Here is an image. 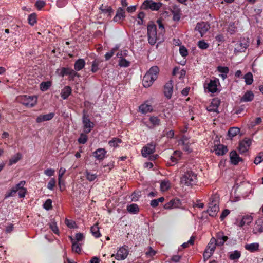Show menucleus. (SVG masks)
<instances>
[{
  "label": "nucleus",
  "mask_w": 263,
  "mask_h": 263,
  "mask_svg": "<svg viewBox=\"0 0 263 263\" xmlns=\"http://www.w3.org/2000/svg\"><path fill=\"white\" fill-rule=\"evenodd\" d=\"M147 35L148 43L152 45H154L157 42L161 43L164 41V37L161 35V33L157 34V27L153 22H151L147 25Z\"/></svg>",
  "instance_id": "nucleus-1"
},
{
  "label": "nucleus",
  "mask_w": 263,
  "mask_h": 263,
  "mask_svg": "<svg viewBox=\"0 0 263 263\" xmlns=\"http://www.w3.org/2000/svg\"><path fill=\"white\" fill-rule=\"evenodd\" d=\"M197 175L192 170H187L182 175L180 179L181 184L186 186H193L197 182Z\"/></svg>",
  "instance_id": "nucleus-2"
},
{
  "label": "nucleus",
  "mask_w": 263,
  "mask_h": 263,
  "mask_svg": "<svg viewBox=\"0 0 263 263\" xmlns=\"http://www.w3.org/2000/svg\"><path fill=\"white\" fill-rule=\"evenodd\" d=\"M16 100L17 102L22 104L28 108L33 107L37 102V98L34 96H20L16 98Z\"/></svg>",
  "instance_id": "nucleus-3"
},
{
  "label": "nucleus",
  "mask_w": 263,
  "mask_h": 263,
  "mask_svg": "<svg viewBox=\"0 0 263 263\" xmlns=\"http://www.w3.org/2000/svg\"><path fill=\"white\" fill-rule=\"evenodd\" d=\"M82 123L85 134L90 133L94 127V123L90 121L87 111L86 110L83 111Z\"/></svg>",
  "instance_id": "nucleus-4"
},
{
  "label": "nucleus",
  "mask_w": 263,
  "mask_h": 263,
  "mask_svg": "<svg viewBox=\"0 0 263 263\" xmlns=\"http://www.w3.org/2000/svg\"><path fill=\"white\" fill-rule=\"evenodd\" d=\"M161 5V3H156L152 0H146L142 4L141 8L145 10L151 9L152 10H158Z\"/></svg>",
  "instance_id": "nucleus-5"
},
{
  "label": "nucleus",
  "mask_w": 263,
  "mask_h": 263,
  "mask_svg": "<svg viewBox=\"0 0 263 263\" xmlns=\"http://www.w3.org/2000/svg\"><path fill=\"white\" fill-rule=\"evenodd\" d=\"M218 211L219 206L217 205V201L214 200L213 198H211L207 210L209 215L210 216L214 217L216 215Z\"/></svg>",
  "instance_id": "nucleus-6"
},
{
  "label": "nucleus",
  "mask_w": 263,
  "mask_h": 263,
  "mask_svg": "<svg viewBox=\"0 0 263 263\" xmlns=\"http://www.w3.org/2000/svg\"><path fill=\"white\" fill-rule=\"evenodd\" d=\"M248 46V40L243 38L235 45L234 52L237 53L245 52Z\"/></svg>",
  "instance_id": "nucleus-7"
},
{
  "label": "nucleus",
  "mask_w": 263,
  "mask_h": 263,
  "mask_svg": "<svg viewBox=\"0 0 263 263\" xmlns=\"http://www.w3.org/2000/svg\"><path fill=\"white\" fill-rule=\"evenodd\" d=\"M156 145L153 143L147 144L146 146H144L141 150L142 155L146 157L148 155L152 154L155 151Z\"/></svg>",
  "instance_id": "nucleus-8"
},
{
  "label": "nucleus",
  "mask_w": 263,
  "mask_h": 263,
  "mask_svg": "<svg viewBox=\"0 0 263 263\" xmlns=\"http://www.w3.org/2000/svg\"><path fill=\"white\" fill-rule=\"evenodd\" d=\"M61 74L62 76L68 75L71 79H73L75 77H80V75L74 70L64 67L62 68Z\"/></svg>",
  "instance_id": "nucleus-9"
},
{
  "label": "nucleus",
  "mask_w": 263,
  "mask_h": 263,
  "mask_svg": "<svg viewBox=\"0 0 263 263\" xmlns=\"http://www.w3.org/2000/svg\"><path fill=\"white\" fill-rule=\"evenodd\" d=\"M210 26L205 22H201L197 24L195 30L199 32L201 36H202L209 29Z\"/></svg>",
  "instance_id": "nucleus-10"
},
{
  "label": "nucleus",
  "mask_w": 263,
  "mask_h": 263,
  "mask_svg": "<svg viewBox=\"0 0 263 263\" xmlns=\"http://www.w3.org/2000/svg\"><path fill=\"white\" fill-rule=\"evenodd\" d=\"M25 184V181H20V183L17 184L14 187H12L11 190L6 193L5 195V198L14 196L18 190L24 186Z\"/></svg>",
  "instance_id": "nucleus-11"
},
{
  "label": "nucleus",
  "mask_w": 263,
  "mask_h": 263,
  "mask_svg": "<svg viewBox=\"0 0 263 263\" xmlns=\"http://www.w3.org/2000/svg\"><path fill=\"white\" fill-rule=\"evenodd\" d=\"M128 254V250L127 248L122 247L120 248L116 255L115 258L117 260H123L125 259Z\"/></svg>",
  "instance_id": "nucleus-12"
},
{
  "label": "nucleus",
  "mask_w": 263,
  "mask_h": 263,
  "mask_svg": "<svg viewBox=\"0 0 263 263\" xmlns=\"http://www.w3.org/2000/svg\"><path fill=\"white\" fill-rule=\"evenodd\" d=\"M181 204L180 200L177 198L171 200L168 202L166 203L164 208L165 209H171L172 208H179Z\"/></svg>",
  "instance_id": "nucleus-13"
},
{
  "label": "nucleus",
  "mask_w": 263,
  "mask_h": 263,
  "mask_svg": "<svg viewBox=\"0 0 263 263\" xmlns=\"http://www.w3.org/2000/svg\"><path fill=\"white\" fill-rule=\"evenodd\" d=\"M125 11L122 8L120 7L118 9L113 20L116 22L120 23L125 18Z\"/></svg>",
  "instance_id": "nucleus-14"
},
{
  "label": "nucleus",
  "mask_w": 263,
  "mask_h": 263,
  "mask_svg": "<svg viewBox=\"0 0 263 263\" xmlns=\"http://www.w3.org/2000/svg\"><path fill=\"white\" fill-rule=\"evenodd\" d=\"M155 80L156 79L151 76L149 73H146L143 78V85L144 87H149L153 84Z\"/></svg>",
  "instance_id": "nucleus-15"
},
{
  "label": "nucleus",
  "mask_w": 263,
  "mask_h": 263,
  "mask_svg": "<svg viewBox=\"0 0 263 263\" xmlns=\"http://www.w3.org/2000/svg\"><path fill=\"white\" fill-rule=\"evenodd\" d=\"M218 81V79H215L214 80H211L210 82L207 84L206 86H205L204 85V88L208 89L209 92L212 93L215 92L217 90V82Z\"/></svg>",
  "instance_id": "nucleus-16"
},
{
  "label": "nucleus",
  "mask_w": 263,
  "mask_h": 263,
  "mask_svg": "<svg viewBox=\"0 0 263 263\" xmlns=\"http://www.w3.org/2000/svg\"><path fill=\"white\" fill-rule=\"evenodd\" d=\"M173 92L172 81L170 80L165 84L164 87V93L167 99H170Z\"/></svg>",
  "instance_id": "nucleus-17"
},
{
  "label": "nucleus",
  "mask_w": 263,
  "mask_h": 263,
  "mask_svg": "<svg viewBox=\"0 0 263 263\" xmlns=\"http://www.w3.org/2000/svg\"><path fill=\"white\" fill-rule=\"evenodd\" d=\"M220 105V100L217 98L213 99L211 105L208 107L207 110L210 112H218V107Z\"/></svg>",
  "instance_id": "nucleus-18"
},
{
  "label": "nucleus",
  "mask_w": 263,
  "mask_h": 263,
  "mask_svg": "<svg viewBox=\"0 0 263 263\" xmlns=\"http://www.w3.org/2000/svg\"><path fill=\"white\" fill-rule=\"evenodd\" d=\"M253 231L254 233L263 232V216L258 218L256 220Z\"/></svg>",
  "instance_id": "nucleus-19"
},
{
  "label": "nucleus",
  "mask_w": 263,
  "mask_h": 263,
  "mask_svg": "<svg viewBox=\"0 0 263 263\" xmlns=\"http://www.w3.org/2000/svg\"><path fill=\"white\" fill-rule=\"evenodd\" d=\"M230 157L231 163L234 165H237L240 161H242V158L239 156L236 151H232L230 153Z\"/></svg>",
  "instance_id": "nucleus-20"
},
{
  "label": "nucleus",
  "mask_w": 263,
  "mask_h": 263,
  "mask_svg": "<svg viewBox=\"0 0 263 263\" xmlns=\"http://www.w3.org/2000/svg\"><path fill=\"white\" fill-rule=\"evenodd\" d=\"M214 151L217 155H223L228 152V148L226 146L222 144H219L215 146Z\"/></svg>",
  "instance_id": "nucleus-21"
},
{
  "label": "nucleus",
  "mask_w": 263,
  "mask_h": 263,
  "mask_svg": "<svg viewBox=\"0 0 263 263\" xmlns=\"http://www.w3.org/2000/svg\"><path fill=\"white\" fill-rule=\"evenodd\" d=\"M54 116V114L51 112L46 115H40L36 119L37 123H41L45 121H49L52 119Z\"/></svg>",
  "instance_id": "nucleus-22"
},
{
  "label": "nucleus",
  "mask_w": 263,
  "mask_h": 263,
  "mask_svg": "<svg viewBox=\"0 0 263 263\" xmlns=\"http://www.w3.org/2000/svg\"><path fill=\"white\" fill-rule=\"evenodd\" d=\"M254 98V94L251 91H247L243 96L241 98L240 101L243 102H250L253 100Z\"/></svg>",
  "instance_id": "nucleus-23"
},
{
  "label": "nucleus",
  "mask_w": 263,
  "mask_h": 263,
  "mask_svg": "<svg viewBox=\"0 0 263 263\" xmlns=\"http://www.w3.org/2000/svg\"><path fill=\"white\" fill-rule=\"evenodd\" d=\"M216 237L217 239L216 240L218 246H222L224 242L228 239V237L227 236H224L222 232L218 233Z\"/></svg>",
  "instance_id": "nucleus-24"
},
{
  "label": "nucleus",
  "mask_w": 263,
  "mask_h": 263,
  "mask_svg": "<svg viewBox=\"0 0 263 263\" xmlns=\"http://www.w3.org/2000/svg\"><path fill=\"white\" fill-rule=\"evenodd\" d=\"M70 240L72 243V251L79 253L81 251L80 244L78 243L72 236H69Z\"/></svg>",
  "instance_id": "nucleus-25"
},
{
  "label": "nucleus",
  "mask_w": 263,
  "mask_h": 263,
  "mask_svg": "<svg viewBox=\"0 0 263 263\" xmlns=\"http://www.w3.org/2000/svg\"><path fill=\"white\" fill-rule=\"evenodd\" d=\"M85 65V60L83 59H79L75 62L74 65V70L80 71L82 70Z\"/></svg>",
  "instance_id": "nucleus-26"
},
{
  "label": "nucleus",
  "mask_w": 263,
  "mask_h": 263,
  "mask_svg": "<svg viewBox=\"0 0 263 263\" xmlns=\"http://www.w3.org/2000/svg\"><path fill=\"white\" fill-rule=\"evenodd\" d=\"M139 111L142 114H146L153 111V107L146 104H141L139 107Z\"/></svg>",
  "instance_id": "nucleus-27"
},
{
  "label": "nucleus",
  "mask_w": 263,
  "mask_h": 263,
  "mask_svg": "<svg viewBox=\"0 0 263 263\" xmlns=\"http://www.w3.org/2000/svg\"><path fill=\"white\" fill-rule=\"evenodd\" d=\"M106 151L104 148H98L93 153V156L99 160L104 158Z\"/></svg>",
  "instance_id": "nucleus-28"
},
{
  "label": "nucleus",
  "mask_w": 263,
  "mask_h": 263,
  "mask_svg": "<svg viewBox=\"0 0 263 263\" xmlns=\"http://www.w3.org/2000/svg\"><path fill=\"white\" fill-rule=\"evenodd\" d=\"M159 72V69L158 66H154L152 67L150 69L146 72V73H149L150 76L153 77L156 80L158 78V74Z\"/></svg>",
  "instance_id": "nucleus-29"
},
{
  "label": "nucleus",
  "mask_w": 263,
  "mask_h": 263,
  "mask_svg": "<svg viewBox=\"0 0 263 263\" xmlns=\"http://www.w3.org/2000/svg\"><path fill=\"white\" fill-rule=\"evenodd\" d=\"M71 93V89L70 86H65L61 91V97L63 99H66Z\"/></svg>",
  "instance_id": "nucleus-30"
},
{
  "label": "nucleus",
  "mask_w": 263,
  "mask_h": 263,
  "mask_svg": "<svg viewBox=\"0 0 263 263\" xmlns=\"http://www.w3.org/2000/svg\"><path fill=\"white\" fill-rule=\"evenodd\" d=\"M217 245V242L216 241V239L214 237L212 238L208 245L207 249L208 250L213 253H214L215 249L216 248V246Z\"/></svg>",
  "instance_id": "nucleus-31"
},
{
  "label": "nucleus",
  "mask_w": 263,
  "mask_h": 263,
  "mask_svg": "<svg viewBox=\"0 0 263 263\" xmlns=\"http://www.w3.org/2000/svg\"><path fill=\"white\" fill-rule=\"evenodd\" d=\"M245 248L246 250L250 251V252H254L258 249L259 245L257 243L246 244Z\"/></svg>",
  "instance_id": "nucleus-32"
},
{
  "label": "nucleus",
  "mask_w": 263,
  "mask_h": 263,
  "mask_svg": "<svg viewBox=\"0 0 263 263\" xmlns=\"http://www.w3.org/2000/svg\"><path fill=\"white\" fill-rule=\"evenodd\" d=\"M52 82L50 81L42 82L40 84V89L42 91H47L51 86Z\"/></svg>",
  "instance_id": "nucleus-33"
},
{
  "label": "nucleus",
  "mask_w": 263,
  "mask_h": 263,
  "mask_svg": "<svg viewBox=\"0 0 263 263\" xmlns=\"http://www.w3.org/2000/svg\"><path fill=\"white\" fill-rule=\"evenodd\" d=\"M101 61L99 59H95L93 61L92 64L91 69V71L93 73H95L98 71V70L99 69L98 66L100 65V64L101 63Z\"/></svg>",
  "instance_id": "nucleus-34"
},
{
  "label": "nucleus",
  "mask_w": 263,
  "mask_h": 263,
  "mask_svg": "<svg viewBox=\"0 0 263 263\" xmlns=\"http://www.w3.org/2000/svg\"><path fill=\"white\" fill-rule=\"evenodd\" d=\"M240 130L238 127H231L228 131V136L230 137H234L240 132Z\"/></svg>",
  "instance_id": "nucleus-35"
},
{
  "label": "nucleus",
  "mask_w": 263,
  "mask_h": 263,
  "mask_svg": "<svg viewBox=\"0 0 263 263\" xmlns=\"http://www.w3.org/2000/svg\"><path fill=\"white\" fill-rule=\"evenodd\" d=\"M91 231L95 237L98 238L100 236L98 224H95L91 227Z\"/></svg>",
  "instance_id": "nucleus-36"
},
{
  "label": "nucleus",
  "mask_w": 263,
  "mask_h": 263,
  "mask_svg": "<svg viewBox=\"0 0 263 263\" xmlns=\"http://www.w3.org/2000/svg\"><path fill=\"white\" fill-rule=\"evenodd\" d=\"M245 82L247 85H251L253 81V75L251 72H248L244 76Z\"/></svg>",
  "instance_id": "nucleus-37"
},
{
  "label": "nucleus",
  "mask_w": 263,
  "mask_h": 263,
  "mask_svg": "<svg viewBox=\"0 0 263 263\" xmlns=\"http://www.w3.org/2000/svg\"><path fill=\"white\" fill-rule=\"evenodd\" d=\"M18 28L19 26L18 25H12L10 27V33L14 36L19 35L20 31Z\"/></svg>",
  "instance_id": "nucleus-38"
},
{
  "label": "nucleus",
  "mask_w": 263,
  "mask_h": 263,
  "mask_svg": "<svg viewBox=\"0 0 263 263\" xmlns=\"http://www.w3.org/2000/svg\"><path fill=\"white\" fill-rule=\"evenodd\" d=\"M22 158V155L21 153H18L15 155L13 156L9 161L10 164L12 165L13 164L16 163L18 160H20Z\"/></svg>",
  "instance_id": "nucleus-39"
},
{
  "label": "nucleus",
  "mask_w": 263,
  "mask_h": 263,
  "mask_svg": "<svg viewBox=\"0 0 263 263\" xmlns=\"http://www.w3.org/2000/svg\"><path fill=\"white\" fill-rule=\"evenodd\" d=\"M127 210L129 213H136L139 211V207L136 204H132L127 206Z\"/></svg>",
  "instance_id": "nucleus-40"
},
{
  "label": "nucleus",
  "mask_w": 263,
  "mask_h": 263,
  "mask_svg": "<svg viewBox=\"0 0 263 263\" xmlns=\"http://www.w3.org/2000/svg\"><path fill=\"white\" fill-rule=\"evenodd\" d=\"M88 140V137L85 133H82L78 139V141L80 144H85Z\"/></svg>",
  "instance_id": "nucleus-41"
},
{
  "label": "nucleus",
  "mask_w": 263,
  "mask_h": 263,
  "mask_svg": "<svg viewBox=\"0 0 263 263\" xmlns=\"http://www.w3.org/2000/svg\"><path fill=\"white\" fill-rule=\"evenodd\" d=\"M170 187V183L168 181L164 180L160 184V188L162 191H166Z\"/></svg>",
  "instance_id": "nucleus-42"
},
{
  "label": "nucleus",
  "mask_w": 263,
  "mask_h": 263,
  "mask_svg": "<svg viewBox=\"0 0 263 263\" xmlns=\"http://www.w3.org/2000/svg\"><path fill=\"white\" fill-rule=\"evenodd\" d=\"M241 255L240 252L239 251H235L233 252H232L230 255L229 258L231 260H235L238 259Z\"/></svg>",
  "instance_id": "nucleus-43"
},
{
  "label": "nucleus",
  "mask_w": 263,
  "mask_h": 263,
  "mask_svg": "<svg viewBox=\"0 0 263 263\" xmlns=\"http://www.w3.org/2000/svg\"><path fill=\"white\" fill-rule=\"evenodd\" d=\"M49 227L55 234L59 233V229L54 219L52 220L51 222L49 224Z\"/></svg>",
  "instance_id": "nucleus-44"
},
{
  "label": "nucleus",
  "mask_w": 263,
  "mask_h": 263,
  "mask_svg": "<svg viewBox=\"0 0 263 263\" xmlns=\"http://www.w3.org/2000/svg\"><path fill=\"white\" fill-rule=\"evenodd\" d=\"M100 10L103 13H109V14L112 12V9L110 6L102 5L100 7Z\"/></svg>",
  "instance_id": "nucleus-45"
},
{
  "label": "nucleus",
  "mask_w": 263,
  "mask_h": 263,
  "mask_svg": "<svg viewBox=\"0 0 263 263\" xmlns=\"http://www.w3.org/2000/svg\"><path fill=\"white\" fill-rule=\"evenodd\" d=\"M121 142V139L117 138H114L112 139V140L109 142V144L111 147H116L118 146V144L120 143Z\"/></svg>",
  "instance_id": "nucleus-46"
},
{
  "label": "nucleus",
  "mask_w": 263,
  "mask_h": 263,
  "mask_svg": "<svg viewBox=\"0 0 263 263\" xmlns=\"http://www.w3.org/2000/svg\"><path fill=\"white\" fill-rule=\"evenodd\" d=\"M195 240V236H192L190 240L187 242L183 243L181 246L183 248H186L189 247V245H193Z\"/></svg>",
  "instance_id": "nucleus-47"
},
{
  "label": "nucleus",
  "mask_w": 263,
  "mask_h": 263,
  "mask_svg": "<svg viewBox=\"0 0 263 263\" xmlns=\"http://www.w3.org/2000/svg\"><path fill=\"white\" fill-rule=\"evenodd\" d=\"M263 161V152L259 153L255 157L254 163L257 165Z\"/></svg>",
  "instance_id": "nucleus-48"
},
{
  "label": "nucleus",
  "mask_w": 263,
  "mask_h": 263,
  "mask_svg": "<svg viewBox=\"0 0 263 263\" xmlns=\"http://www.w3.org/2000/svg\"><path fill=\"white\" fill-rule=\"evenodd\" d=\"M129 65L130 62L124 58L121 59L119 62V65L120 67H127Z\"/></svg>",
  "instance_id": "nucleus-49"
},
{
  "label": "nucleus",
  "mask_w": 263,
  "mask_h": 263,
  "mask_svg": "<svg viewBox=\"0 0 263 263\" xmlns=\"http://www.w3.org/2000/svg\"><path fill=\"white\" fill-rule=\"evenodd\" d=\"M157 23L159 26V29H160L159 33H161V35H164V34L165 32V28L164 25L162 22V21L160 20H157Z\"/></svg>",
  "instance_id": "nucleus-50"
},
{
  "label": "nucleus",
  "mask_w": 263,
  "mask_h": 263,
  "mask_svg": "<svg viewBox=\"0 0 263 263\" xmlns=\"http://www.w3.org/2000/svg\"><path fill=\"white\" fill-rule=\"evenodd\" d=\"M117 49L116 48H112L109 52L106 53L105 55V60L106 61L109 60L115 54Z\"/></svg>",
  "instance_id": "nucleus-51"
},
{
  "label": "nucleus",
  "mask_w": 263,
  "mask_h": 263,
  "mask_svg": "<svg viewBox=\"0 0 263 263\" xmlns=\"http://www.w3.org/2000/svg\"><path fill=\"white\" fill-rule=\"evenodd\" d=\"M149 121L155 126L159 125L160 123V120L157 117L153 116L150 117Z\"/></svg>",
  "instance_id": "nucleus-52"
},
{
  "label": "nucleus",
  "mask_w": 263,
  "mask_h": 263,
  "mask_svg": "<svg viewBox=\"0 0 263 263\" xmlns=\"http://www.w3.org/2000/svg\"><path fill=\"white\" fill-rule=\"evenodd\" d=\"M28 23L33 26L36 23V15L35 14H30L28 18Z\"/></svg>",
  "instance_id": "nucleus-53"
},
{
  "label": "nucleus",
  "mask_w": 263,
  "mask_h": 263,
  "mask_svg": "<svg viewBox=\"0 0 263 263\" xmlns=\"http://www.w3.org/2000/svg\"><path fill=\"white\" fill-rule=\"evenodd\" d=\"M45 2L43 1L37 0L35 4V7L38 10H41L45 6Z\"/></svg>",
  "instance_id": "nucleus-54"
},
{
  "label": "nucleus",
  "mask_w": 263,
  "mask_h": 263,
  "mask_svg": "<svg viewBox=\"0 0 263 263\" xmlns=\"http://www.w3.org/2000/svg\"><path fill=\"white\" fill-rule=\"evenodd\" d=\"M44 208L47 210H49L52 209V200L50 199H47L43 205Z\"/></svg>",
  "instance_id": "nucleus-55"
},
{
  "label": "nucleus",
  "mask_w": 263,
  "mask_h": 263,
  "mask_svg": "<svg viewBox=\"0 0 263 263\" xmlns=\"http://www.w3.org/2000/svg\"><path fill=\"white\" fill-rule=\"evenodd\" d=\"M86 178L89 181H92L95 180L97 178V175L96 174H91L89 172H86Z\"/></svg>",
  "instance_id": "nucleus-56"
},
{
  "label": "nucleus",
  "mask_w": 263,
  "mask_h": 263,
  "mask_svg": "<svg viewBox=\"0 0 263 263\" xmlns=\"http://www.w3.org/2000/svg\"><path fill=\"white\" fill-rule=\"evenodd\" d=\"M65 223L69 228H74L76 225V222L73 220H68L67 219H66Z\"/></svg>",
  "instance_id": "nucleus-57"
},
{
  "label": "nucleus",
  "mask_w": 263,
  "mask_h": 263,
  "mask_svg": "<svg viewBox=\"0 0 263 263\" xmlns=\"http://www.w3.org/2000/svg\"><path fill=\"white\" fill-rule=\"evenodd\" d=\"M198 45L201 49H206L208 48L209 45L204 41H200L198 42Z\"/></svg>",
  "instance_id": "nucleus-58"
},
{
  "label": "nucleus",
  "mask_w": 263,
  "mask_h": 263,
  "mask_svg": "<svg viewBox=\"0 0 263 263\" xmlns=\"http://www.w3.org/2000/svg\"><path fill=\"white\" fill-rule=\"evenodd\" d=\"M179 52L180 54L184 57H186L188 54V51L186 48L183 46L180 47Z\"/></svg>",
  "instance_id": "nucleus-59"
},
{
  "label": "nucleus",
  "mask_w": 263,
  "mask_h": 263,
  "mask_svg": "<svg viewBox=\"0 0 263 263\" xmlns=\"http://www.w3.org/2000/svg\"><path fill=\"white\" fill-rule=\"evenodd\" d=\"M217 70L220 72V73H224V74H227L229 71V68L227 67H222V66H218L217 67Z\"/></svg>",
  "instance_id": "nucleus-60"
},
{
  "label": "nucleus",
  "mask_w": 263,
  "mask_h": 263,
  "mask_svg": "<svg viewBox=\"0 0 263 263\" xmlns=\"http://www.w3.org/2000/svg\"><path fill=\"white\" fill-rule=\"evenodd\" d=\"M248 147L243 144V143L240 142L239 146V151L240 153H243L247 151Z\"/></svg>",
  "instance_id": "nucleus-61"
},
{
  "label": "nucleus",
  "mask_w": 263,
  "mask_h": 263,
  "mask_svg": "<svg viewBox=\"0 0 263 263\" xmlns=\"http://www.w3.org/2000/svg\"><path fill=\"white\" fill-rule=\"evenodd\" d=\"M213 254V253L209 251L208 249H206L203 253V258L204 260L208 259Z\"/></svg>",
  "instance_id": "nucleus-62"
},
{
  "label": "nucleus",
  "mask_w": 263,
  "mask_h": 263,
  "mask_svg": "<svg viewBox=\"0 0 263 263\" xmlns=\"http://www.w3.org/2000/svg\"><path fill=\"white\" fill-rule=\"evenodd\" d=\"M55 184V181L54 179H51L48 182L47 187L50 190H52Z\"/></svg>",
  "instance_id": "nucleus-63"
},
{
  "label": "nucleus",
  "mask_w": 263,
  "mask_h": 263,
  "mask_svg": "<svg viewBox=\"0 0 263 263\" xmlns=\"http://www.w3.org/2000/svg\"><path fill=\"white\" fill-rule=\"evenodd\" d=\"M18 195L20 198H24L26 193V190L23 187L18 190Z\"/></svg>",
  "instance_id": "nucleus-64"
}]
</instances>
